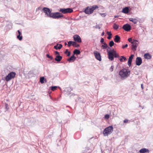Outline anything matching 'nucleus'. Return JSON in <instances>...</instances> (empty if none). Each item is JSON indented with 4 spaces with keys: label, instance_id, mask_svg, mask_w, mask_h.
<instances>
[{
    "label": "nucleus",
    "instance_id": "obj_51",
    "mask_svg": "<svg viewBox=\"0 0 153 153\" xmlns=\"http://www.w3.org/2000/svg\"><path fill=\"white\" fill-rule=\"evenodd\" d=\"M46 56L48 58L49 57V56H50L48 54H47L46 55Z\"/></svg>",
    "mask_w": 153,
    "mask_h": 153
},
{
    "label": "nucleus",
    "instance_id": "obj_40",
    "mask_svg": "<svg viewBox=\"0 0 153 153\" xmlns=\"http://www.w3.org/2000/svg\"><path fill=\"white\" fill-rule=\"evenodd\" d=\"M100 15H101V16L102 17H105L106 15V13H100Z\"/></svg>",
    "mask_w": 153,
    "mask_h": 153
},
{
    "label": "nucleus",
    "instance_id": "obj_45",
    "mask_svg": "<svg viewBox=\"0 0 153 153\" xmlns=\"http://www.w3.org/2000/svg\"><path fill=\"white\" fill-rule=\"evenodd\" d=\"M102 44H103L102 45H105L106 46H108V45H107V44L105 42H104L103 43H102Z\"/></svg>",
    "mask_w": 153,
    "mask_h": 153
},
{
    "label": "nucleus",
    "instance_id": "obj_33",
    "mask_svg": "<svg viewBox=\"0 0 153 153\" xmlns=\"http://www.w3.org/2000/svg\"><path fill=\"white\" fill-rule=\"evenodd\" d=\"M57 88V86H53L51 87V89L53 91H54L55 90L56 88Z\"/></svg>",
    "mask_w": 153,
    "mask_h": 153
},
{
    "label": "nucleus",
    "instance_id": "obj_2",
    "mask_svg": "<svg viewBox=\"0 0 153 153\" xmlns=\"http://www.w3.org/2000/svg\"><path fill=\"white\" fill-rule=\"evenodd\" d=\"M130 73V71L129 69H123L120 71L119 74L123 79H124L128 77Z\"/></svg>",
    "mask_w": 153,
    "mask_h": 153
},
{
    "label": "nucleus",
    "instance_id": "obj_18",
    "mask_svg": "<svg viewBox=\"0 0 153 153\" xmlns=\"http://www.w3.org/2000/svg\"><path fill=\"white\" fill-rule=\"evenodd\" d=\"M62 45L61 44H57L56 45L54 46V48L56 50L60 49L62 47Z\"/></svg>",
    "mask_w": 153,
    "mask_h": 153
},
{
    "label": "nucleus",
    "instance_id": "obj_8",
    "mask_svg": "<svg viewBox=\"0 0 153 153\" xmlns=\"http://www.w3.org/2000/svg\"><path fill=\"white\" fill-rule=\"evenodd\" d=\"M132 49L133 51H135L136 50V48H137L138 44V41L136 40H134L132 42Z\"/></svg>",
    "mask_w": 153,
    "mask_h": 153
},
{
    "label": "nucleus",
    "instance_id": "obj_44",
    "mask_svg": "<svg viewBox=\"0 0 153 153\" xmlns=\"http://www.w3.org/2000/svg\"><path fill=\"white\" fill-rule=\"evenodd\" d=\"M100 42L101 43H103V42H104V39L103 38H102L101 39V40H100Z\"/></svg>",
    "mask_w": 153,
    "mask_h": 153
},
{
    "label": "nucleus",
    "instance_id": "obj_23",
    "mask_svg": "<svg viewBox=\"0 0 153 153\" xmlns=\"http://www.w3.org/2000/svg\"><path fill=\"white\" fill-rule=\"evenodd\" d=\"M123 59L124 61L126 60V58L125 57L123 56H120V60L121 62H123Z\"/></svg>",
    "mask_w": 153,
    "mask_h": 153
},
{
    "label": "nucleus",
    "instance_id": "obj_39",
    "mask_svg": "<svg viewBox=\"0 0 153 153\" xmlns=\"http://www.w3.org/2000/svg\"><path fill=\"white\" fill-rule=\"evenodd\" d=\"M134 55L131 54L130 56V57H129L128 59L132 60L133 59V57H134Z\"/></svg>",
    "mask_w": 153,
    "mask_h": 153
},
{
    "label": "nucleus",
    "instance_id": "obj_28",
    "mask_svg": "<svg viewBox=\"0 0 153 153\" xmlns=\"http://www.w3.org/2000/svg\"><path fill=\"white\" fill-rule=\"evenodd\" d=\"M45 79L44 77H41L40 78V81L42 84L44 83V80Z\"/></svg>",
    "mask_w": 153,
    "mask_h": 153
},
{
    "label": "nucleus",
    "instance_id": "obj_47",
    "mask_svg": "<svg viewBox=\"0 0 153 153\" xmlns=\"http://www.w3.org/2000/svg\"><path fill=\"white\" fill-rule=\"evenodd\" d=\"M55 53L56 55H59V53L57 51H55Z\"/></svg>",
    "mask_w": 153,
    "mask_h": 153
},
{
    "label": "nucleus",
    "instance_id": "obj_4",
    "mask_svg": "<svg viewBox=\"0 0 153 153\" xmlns=\"http://www.w3.org/2000/svg\"><path fill=\"white\" fill-rule=\"evenodd\" d=\"M16 75V73L15 72H11L5 77V79L7 82H8L12 79L14 78Z\"/></svg>",
    "mask_w": 153,
    "mask_h": 153
},
{
    "label": "nucleus",
    "instance_id": "obj_12",
    "mask_svg": "<svg viewBox=\"0 0 153 153\" xmlns=\"http://www.w3.org/2000/svg\"><path fill=\"white\" fill-rule=\"evenodd\" d=\"M91 9L90 7H87L85 10V13L88 14H90L92 13Z\"/></svg>",
    "mask_w": 153,
    "mask_h": 153
},
{
    "label": "nucleus",
    "instance_id": "obj_27",
    "mask_svg": "<svg viewBox=\"0 0 153 153\" xmlns=\"http://www.w3.org/2000/svg\"><path fill=\"white\" fill-rule=\"evenodd\" d=\"M101 47L102 48V49H105L107 48V49H108V50H111V48H110L108 46H106L105 45H102L101 46Z\"/></svg>",
    "mask_w": 153,
    "mask_h": 153
},
{
    "label": "nucleus",
    "instance_id": "obj_36",
    "mask_svg": "<svg viewBox=\"0 0 153 153\" xmlns=\"http://www.w3.org/2000/svg\"><path fill=\"white\" fill-rule=\"evenodd\" d=\"M114 68V65H112L111 66V67L110 68L109 70L111 72H112L113 71Z\"/></svg>",
    "mask_w": 153,
    "mask_h": 153
},
{
    "label": "nucleus",
    "instance_id": "obj_41",
    "mask_svg": "<svg viewBox=\"0 0 153 153\" xmlns=\"http://www.w3.org/2000/svg\"><path fill=\"white\" fill-rule=\"evenodd\" d=\"M95 27L96 28H98V29L100 28V26L99 25H96L95 26Z\"/></svg>",
    "mask_w": 153,
    "mask_h": 153
},
{
    "label": "nucleus",
    "instance_id": "obj_46",
    "mask_svg": "<svg viewBox=\"0 0 153 153\" xmlns=\"http://www.w3.org/2000/svg\"><path fill=\"white\" fill-rule=\"evenodd\" d=\"M128 120L126 119L124 120L123 122L124 123H127L128 122Z\"/></svg>",
    "mask_w": 153,
    "mask_h": 153
},
{
    "label": "nucleus",
    "instance_id": "obj_49",
    "mask_svg": "<svg viewBox=\"0 0 153 153\" xmlns=\"http://www.w3.org/2000/svg\"><path fill=\"white\" fill-rule=\"evenodd\" d=\"M17 31L19 34L18 35H21V34L20 31L19 30H18Z\"/></svg>",
    "mask_w": 153,
    "mask_h": 153
},
{
    "label": "nucleus",
    "instance_id": "obj_35",
    "mask_svg": "<svg viewBox=\"0 0 153 153\" xmlns=\"http://www.w3.org/2000/svg\"><path fill=\"white\" fill-rule=\"evenodd\" d=\"M72 41H70L68 42V47H70L71 45H72Z\"/></svg>",
    "mask_w": 153,
    "mask_h": 153
},
{
    "label": "nucleus",
    "instance_id": "obj_7",
    "mask_svg": "<svg viewBox=\"0 0 153 153\" xmlns=\"http://www.w3.org/2000/svg\"><path fill=\"white\" fill-rule=\"evenodd\" d=\"M42 10L48 17H51L52 13L51 11L49 8L46 7H44L42 9Z\"/></svg>",
    "mask_w": 153,
    "mask_h": 153
},
{
    "label": "nucleus",
    "instance_id": "obj_38",
    "mask_svg": "<svg viewBox=\"0 0 153 153\" xmlns=\"http://www.w3.org/2000/svg\"><path fill=\"white\" fill-rule=\"evenodd\" d=\"M5 108L6 109V111L7 110L9 109L8 105V104L6 103L5 104Z\"/></svg>",
    "mask_w": 153,
    "mask_h": 153
},
{
    "label": "nucleus",
    "instance_id": "obj_34",
    "mask_svg": "<svg viewBox=\"0 0 153 153\" xmlns=\"http://www.w3.org/2000/svg\"><path fill=\"white\" fill-rule=\"evenodd\" d=\"M17 38L20 41H21L22 39V36H21V35H18L17 36Z\"/></svg>",
    "mask_w": 153,
    "mask_h": 153
},
{
    "label": "nucleus",
    "instance_id": "obj_55",
    "mask_svg": "<svg viewBox=\"0 0 153 153\" xmlns=\"http://www.w3.org/2000/svg\"><path fill=\"white\" fill-rule=\"evenodd\" d=\"M67 43H66V42H65V45H67Z\"/></svg>",
    "mask_w": 153,
    "mask_h": 153
},
{
    "label": "nucleus",
    "instance_id": "obj_6",
    "mask_svg": "<svg viewBox=\"0 0 153 153\" xmlns=\"http://www.w3.org/2000/svg\"><path fill=\"white\" fill-rule=\"evenodd\" d=\"M59 11L62 13L64 14L71 13L73 12V10L71 8H61L59 10Z\"/></svg>",
    "mask_w": 153,
    "mask_h": 153
},
{
    "label": "nucleus",
    "instance_id": "obj_3",
    "mask_svg": "<svg viewBox=\"0 0 153 153\" xmlns=\"http://www.w3.org/2000/svg\"><path fill=\"white\" fill-rule=\"evenodd\" d=\"M113 129V127L111 126L106 128L103 131L104 136H106L110 134L112 132Z\"/></svg>",
    "mask_w": 153,
    "mask_h": 153
},
{
    "label": "nucleus",
    "instance_id": "obj_19",
    "mask_svg": "<svg viewBox=\"0 0 153 153\" xmlns=\"http://www.w3.org/2000/svg\"><path fill=\"white\" fill-rule=\"evenodd\" d=\"M120 39V37L119 36L116 35L115 36V38L114 39L115 42H119Z\"/></svg>",
    "mask_w": 153,
    "mask_h": 153
},
{
    "label": "nucleus",
    "instance_id": "obj_29",
    "mask_svg": "<svg viewBox=\"0 0 153 153\" xmlns=\"http://www.w3.org/2000/svg\"><path fill=\"white\" fill-rule=\"evenodd\" d=\"M113 28L115 30L119 28V25L115 23H114L113 25Z\"/></svg>",
    "mask_w": 153,
    "mask_h": 153
},
{
    "label": "nucleus",
    "instance_id": "obj_9",
    "mask_svg": "<svg viewBox=\"0 0 153 153\" xmlns=\"http://www.w3.org/2000/svg\"><path fill=\"white\" fill-rule=\"evenodd\" d=\"M94 54L95 58L98 60L101 61V56L100 53L97 51H94Z\"/></svg>",
    "mask_w": 153,
    "mask_h": 153
},
{
    "label": "nucleus",
    "instance_id": "obj_42",
    "mask_svg": "<svg viewBox=\"0 0 153 153\" xmlns=\"http://www.w3.org/2000/svg\"><path fill=\"white\" fill-rule=\"evenodd\" d=\"M128 40L129 42L131 43H132V42H133V41H132V39L131 38L128 39Z\"/></svg>",
    "mask_w": 153,
    "mask_h": 153
},
{
    "label": "nucleus",
    "instance_id": "obj_20",
    "mask_svg": "<svg viewBox=\"0 0 153 153\" xmlns=\"http://www.w3.org/2000/svg\"><path fill=\"white\" fill-rule=\"evenodd\" d=\"M129 20L130 21L132 22L135 24H136L138 22V20L137 19L132 18H129Z\"/></svg>",
    "mask_w": 153,
    "mask_h": 153
},
{
    "label": "nucleus",
    "instance_id": "obj_11",
    "mask_svg": "<svg viewBox=\"0 0 153 153\" xmlns=\"http://www.w3.org/2000/svg\"><path fill=\"white\" fill-rule=\"evenodd\" d=\"M123 28L126 31H128L131 29V26L128 24H126L123 25Z\"/></svg>",
    "mask_w": 153,
    "mask_h": 153
},
{
    "label": "nucleus",
    "instance_id": "obj_22",
    "mask_svg": "<svg viewBox=\"0 0 153 153\" xmlns=\"http://www.w3.org/2000/svg\"><path fill=\"white\" fill-rule=\"evenodd\" d=\"M76 59V57L74 56V55H72L71 57L68 60L69 61H74Z\"/></svg>",
    "mask_w": 153,
    "mask_h": 153
},
{
    "label": "nucleus",
    "instance_id": "obj_37",
    "mask_svg": "<svg viewBox=\"0 0 153 153\" xmlns=\"http://www.w3.org/2000/svg\"><path fill=\"white\" fill-rule=\"evenodd\" d=\"M109 117V115L108 114H106L105 115L104 118L106 119H108Z\"/></svg>",
    "mask_w": 153,
    "mask_h": 153
},
{
    "label": "nucleus",
    "instance_id": "obj_1",
    "mask_svg": "<svg viewBox=\"0 0 153 153\" xmlns=\"http://www.w3.org/2000/svg\"><path fill=\"white\" fill-rule=\"evenodd\" d=\"M107 52L108 53V58L111 61L114 60V57L115 58H118L120 56L119 54L117 53L116 51H114V49L111 50H108V49H107Z\"/></svg>",
    "mask_w": 153,
    "mask_h": 153
},
{
    "label": "nucleus",
    "instance_id": "obj_17",
    "mask_svg": "<svg viewBox=\"0 0 153 153\" xmlns=\"http://www.w3.org/2000/svg\"><path fill=\"white\" fill-rule=\"evenodd\" d=\"M144 58L146 59H150L152 58V56L149 53H146L144 54Z\"/></svg>",
    "mask_w": 153,
    "mask_h": 153
},
{
    "label": "nucleus",
    "instance_id": "obj_24",
    "mask_svg": "<svg viewBox=\"0 0 153 153\" xmlns=\"http://www.w3.org/2000/svg\"><path fill=\"white\" fill-rule=\"evenodd\" d=\"M107 33L108 35L107 38L108 39H110L111 38L112 34L110 32L108 31L107 32Z\"/></svg>",
    "mask_w": 153,
    "mask_h": 153
},
{
    "label": "nucleus",
    "instance_id": "obj_14",
    "mask_svg": "<svg viewBox=\"0 0 153 153\" xmlns=\"http://www.w3.org/2000/svg\"><path fill=\"white\" fill-rule=\"evenodd\" d=\"M139 152L140 153H149V150L148 149L144 148L140 149V150L139 151Z\"/></svg>",
    "mask_w": 153,
    "mask_h": 153
},
{
    "label": "nucleus",
    "instance_id": "obj_26",
    "mask_svg": "<svg viewBox=\"0 0 153 153\" xmlns=\"http://www.w3.org/2000/svg\"><path fill=\"white\" fill-rule=\"evenodd\" d=\"M72 45L76 47H79V45L77 44L76 42L74 41H72Z\"/></svg>",
    "mask_w": 153,
    "mask_h": 153
},
{
    "label": "nucleus",
    "instance_id": "obj_25",
    "mask_svg": "<svg viewBox=\"0 0 153 153\" xmlns=\"http://www.w3.org/2000/svg\"><path fill=\"white\" fill-rule=\"evenodd\" d=\"M80 51L78 49H75L74 51V54H76V55L79 54L80 53Z\"/></svg>",
    "mask_w": 153,
    "mask_h": 153
},
{
    "label": "nucleus",
    "instance_id": "obj_31",
    "mask_svg": "<svg viewBox=\"0 0 153 153\" xmlns=\"http://www.w3.org/2000/svg\"><path fill=\"white\" fill-rule=\"evenodd\" d=\"M132 61V60H131L129 59H128V64L129 67H130L131 65Z\"/></svg>",
    "mask_w": 153,
    "mask_h": 153
},
{
    "label": "nucleus",
    "instance_id": "obj_30",
    "mask_svg": "<svg viewBox=\"0 0 153 153\" xmlns=\"http://www.w3.org/2000/svg\"><path fill=\"white\" fill-rule=\"evenodd\" d=\"M109 45L110 47H112L114 45V43L113 41H111L109 44Z\"/></svg>",
    "mask_w": 153,
    "mask_h": 153
},
{
    "label": "nucleus",
    "instance_id": "obj_15",
    "mask_svg": "<svg viewBox=\"0 0 153 153\" xmlns=\"http://www.w3.org/2000/svg\"><path fill=\"white\" fill-rule=\"evenodd\" d=\"M62 58V56L59 55H58L56 56L55 60L57 62H59L61 61Z\"/></svg>",
    "mask_w": 153,
    "mask_h": 153
},
{
    "label": "nucleus",
    "instance_id": "obj_32",
    "mask_svg": "<svg viewBox=\"0 0 153 153\" xmlns=\"http://www.w3.org/2000/svg\"><path fill=\"white\" fill-rule=\"evenodd\" d=\"M65 54H66L67 53V56H69L70 55V52L69 51H68V49H66V51L65 52Z\"/></svg>",
    "mask_w": 153,
    "mask_h": 153
},
{
    "label": "nucleus",
    "instance_id": "obj_21",
    "mask_svg": "<svg viewBox=\"0 0 153 153\" xmlns=\"http://www.w3.org/2000/svg\"><path fill=\"white\" fill-rule=\"evenodd\" d=\"M90 7L91 9L92 12V13L93 12L94 10L99 8L98 6L97 5H94L92 6H90Z\"/></svg>",
    "mask_w": 153,
    "mask_h": 153
},
{
    "label": "nucleus",
    "instance_id": "obj_43",
    "mask_svg": "<svg viewBox=\"0 0 153 153\" xmlns=\"http://www.w3.org/2000/svg\"><path fill=\"white\" fill-rule=\"evenodd\" d=\"M128 44H126L125 45H123V46H122V48H123V49H124V48H125L127 47H128Z\"/></svg>",
    "mask_w": 153,
    "mask_h": 153
},
{
    "label": "nucleus",
    "instance_id": "obj_13",
    "mask_svg": "<svg viewBox=\"0 0 153 153\" xmlns=\"http://www.w3.org/2000/svg\"><path fill=\"white\" fill-rule=\"evenodd\" d=\"M142 63V59L141 57H137L136 59V63L137 65H140Z\"/></svg>",
    "mask_w": 153,
    "mask_h": 153
},
{
    "label": "nucleus",
    "instance_id": "obj_54",
    "mask_svg": "<svg viewBox=\"0 0 153 153\" xmlns=\"http://www.w3.org/2000/svg\"><path fill=\"white\" fill-rule=\"evenodd\" d=\"M44 81H45V82H47V80H46V79H45L44 80Z\"/></svg>",
    "mask_w": 153,
    "mask_h": 153
},
{
    "label": "nucleus",
    "instance_id": "obj_52",
    "mask_svg": "<svg viewBox=\"0 0 153 153\" xmlns=\"http://www.w3.org/2000/svg\"><path fill=\"white\" fill-rule=\"evenodd\" d=\"M118 17V16H117V15H115L114 16V18H116Z\"/></svg>",
    "mask_w": 153,
    "mask_h": 153
},
{
    "label": "nucleus",
    "instance_id": "obj_50",
    "mask_svg": "<svg viewBox=\"0 0 153 153\" xmlns=\"http://www.w3.org/2000/svg\"><path fill=\"white\" fill-rule=\"evenodd\" d=\"M104 32H103L101 34V35L102 36H103L104 35Z\"/></svg>",
    "mask_w": 153,
    "mask_h": 153
},
{
    "label": "nucleus",
    "instance_id": "obj_48",
    "mask_svg": "<svg viewBox=\"0 0 153 153\" xmlns=\"http://www.w3.org/2000/svg\"><path fill=\"white\" fill-rule=\"evenodd\" d=\"M48 58H49L51 60H52L53 59V57L52 56H49V57Z\"/></svg>",
    "mask_w": 153,
    "mask_h": 153
},
{
    "label": "nucleus",
    "instance_id": "obj_5",
    "mask_svg": "<svg viewBox=\"0 0 153 153\" xmlns=\"http://www.w3.org/2000/svg\"><path fill=\"white\" fill-rule=\"evenodd\" d=\"M63 16V15L62 13L59 12H56L52 13L51 18L54 19H58L62 17Z\"/></svg>",
    "mask_w": 153,
    "mask_h": 153
},
{
    "label": "nucleus",
    "instance_id": "obj_10",
    "mask_svg": "<svg viewBox=\"0 0 153 153\" xmlns=\"http://www.w3.org/2000/svg\"><path fill=\"white\" fill-rule=\"evenodd\" d=\"M73 38L75 41L79 43L81 42L82 40L79 36L77 35H74L73 36Z\"/></svg>",
    "mask_w": 153,
    "mask_h": 153
},
{
    "label": "nucleus",
    "instance_id": "obj_16",
    "mask_svg": "<svg viewBox=\"0 0 153 153\" xmlns=\"http://www.w3.org/2000/svg\"><path fill=\"white\" fill-rule=\"evenodd\" d=\"M122 12L127 14L129 12V9L128 7H126L123 8L122 10Z\"/></svg>",
    "mask_w": 153,
    "mask_h": 153
},
{
    "label": "nucleus",
    "instance_id": "obj_53",
    "mask_svg": "<svg viewBox=\"0 0 153 153\" xmlns=\"http://www.w3.org/2000/svg\"><path fill=\"white\" fill-rule=\"evenodd\" d=\"M141 88L142 89H143V84H142L141 85Z\"/></svg>",
    "mask_w": 153,
    "mask_h": 153
}]
</instances>
